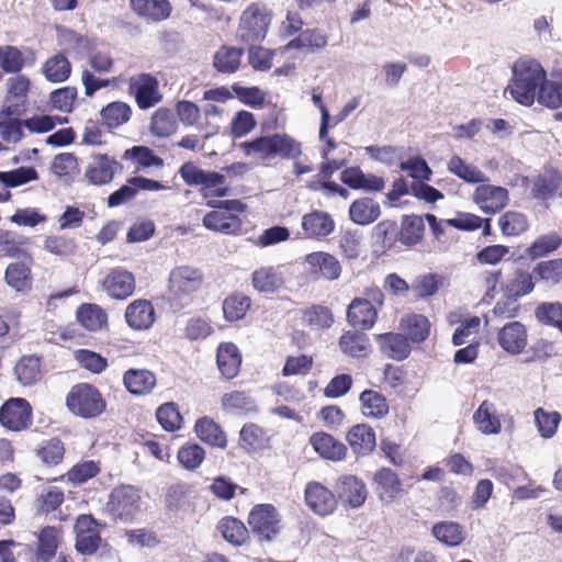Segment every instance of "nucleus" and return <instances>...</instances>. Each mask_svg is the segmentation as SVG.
Masks as SVG:
<instances>
[{"label": "nucleus", "mask_w": 562, "mask_h": 562, "mask_svg": "<svg viewBox=\"0 0 562 562\" xmlns=\"http://www.w3.org/2000/svg\"><path fill=\"white\" fill-rule=\"evenodd\" d=\"M314 450L324 459L340 461L347 453L346 446L326 432H316L310 438Z\"/></svg>", "instance_id": "22"}, {"label": "nucleus", "mask_w": 562, "mask_h": 562, "mask_svg": "<svg viewBox=\"0 0 562 562\" xmlns=\"http://www.w3.org/2000/svg\"><path fill=\"white\" fill-rule=\"evenodd\" d=\"M31 239L15 231L0 229V251L10 258H23L33 262L32 255L24 248Z\"/></svg>", "instance_id": "20"}, {"label": "nucleus", "mask_w": 562, "mask_h": 562, "mask_svg": "<svg viewBox=\"0 0 562 562\" xmlns=\"http://www.w3.org/2000/svg\"><path fill=\"white\" fill-rule=\"evenodd\" d=\"M306 271L315 280L335 281L341 276V265L338 259L326 251H314L304 258Z\"/></svg>", "instance_id": "9"}, {"label": "nucleus", "mask_w": 562, "mask_h": 562, "mask_svg": "<svg viewBox=\"0 0 562 562\" xmlns=\"http://www.w3.org/2000/svg\"><path fill=\"white\" fill-rule=\"evenodd\" d=\"M140 491L132 485L115 487L108 501V513L113 519L130 521L140 510Z\"/></svg>", "instance_id": "5"}, {"label": "nucleus", "mask_w": 562, "mask_h": 562, "mask_svg": "<svg viewBox=\"0 0 562 562\" xmlns=\"http://www.w3.org/2000/svg\"><path fill=\"white\" fill-rule=\"evenodd\" d=\"M362 414L371 418H383L389 413L386 398L373 390H366L360 394Z\"/></svg>", "instance_id": "38"}, {"label": "nucleus", "mask_w": 562, "mask_h": 562, "mask_svg": "<svg viewBox=\"0 0 562 562\" xmlns=\"http://www.w3.org/2000/svg\"><path fill=\"white\" fill-rule=\"evenodd\" d=\"M338 345L340 351L350 358L366 357L371 348L369 337L356 329L345 331L340 336Z\"/></svg>", "instance_id": "27"}, {"label": "nucleus", "mask_w": 562, "mask_h": 562, "mask_svg": "<svg viewBox=\"0 0 562 562\" xmlns=\"http://www.w3.org/2000/svg\"><path fill=\"white\" fill-rule=\"evenodd\" d=\"M562 245V237L557 233H549L538 237L528 248V255L532 258H541L557 250Z\"/></svg>", "instance_id": "58"}, {"label": "nucleus", "mask_w": 562, "mask_h": 562, "mask_svg": "<svg viewBox=\"0 0 562 562\" xmlns=\"http://www.w3.org/2000/svg\"><path fill=\"white\" fill-rule=\"evenodd\" d=\"M125 318L133 329H148L155 321V311L149 301L136 300L126 307Z\"/></svg>", "instance_id": "23"}, {"label": "nucleus", "mask_w": 562, "mask_h": 562, "mask_svg": "<svg viewBox=\"0 0 562 562\" xmlns=\"http://www.w3.org/2000/svg\"><path fill=\"white\" fill-rule=\"evenodd\" d=\"M29 260L15 261L8 265L4 272L5 283L16 292H24L31 289L32 272Z\"/></svg>", "instance_id": "28"}, {"label": "nucleus", "mask_w": 562, "mask_h": 562, "mask_svg": "<svg viewBox=\"0 0 562 562\" xmlns=\"http://www.w3.org/2000/svg\"><path fill=\"white\" fill-rule=\"evenodd\" d=\"M301 227L306 238H323L335 231V222L327 212L316 210L303 215Z\"/></svg>", "instance_id": "16"}, {"label": "nucleus", "mask_w": 562, "mask_h": 562, "mask_svg": "<svg viewBox=\"0 0 562 562\" xmlns=\"http://www.w3.org/2000/svg\"><path fill=\"white\" fill-rule=\"evenodd\" d=\"M474 202L487 214L501 211L508 203V191L503 187L479 186L473 195Z\"/></svg>", "instance_id": "14"}, {"label": "nucleus", "mask_w": 562, "mask_h": 562, "mask_svg": "<svg viewBox=\"0 0 562 562\" xmlns=\"http://www.w3.org/2000/svg\"><path fill=\"white\" fill-rule=\"evenodd\" d=\"M65 454L64 442L59 438H52L45 441L37 450L36 456L46 465L59 464Z\"/></svg>", "instance_id": "56"}, {"label": "nucleus", "mask_w": 562, "mask_h": 562, "mask_svg": "<svg viewBox=\"0 0 562 562\" xmlns=\"http://www.w3.org/2000/svg\"><path fill=\"white\" fill-rule=\"evenodd\" d=\"M218 528L227 541L237 546L244 543L248 536L245 525L233 517L223 518L220 521Z\"/></svg>", "instance_id": "57"}, {"label": "nucleus", "mask_w": 562, "mask_h": 562, "mask_svg": "<svg viewBox=\"0 0 562 562\" xmlns=\"http://www.w3.org/2000/svg\"><path fill=\"white\" fill-rule=\"evenodd\" d=\"M135 278L125 269H113L108 276V295L115 300H126L135 291Z\"/></svg>", "instance_id": "21"}, {"label": "nucleus", "mask_w": 562, "mask_h": 562, "mask_svg": "<svg viewBox=\"0 0 562 562\" xmlns=\"http://www.w3.org/2000/svg\"><path fill=\"white\" fill-rule=\"evenodd\" d=\"M204 281L200 269L191 266H179L171 270L169 276V291L179 301H189L191 295L199 291Z\"/></svg>", "instance_id": "7"}, {"label": "nucleus", "mask_w": 562, "mask_h": 562, "mask_svg": "<svg viewBox=\"0 0 562 562\" xmlns=\"http://www.w3.org/2000/svg\"><path fill=\"white\" fill-rule=\"evenodd\" d=\"M76 319L85 329L95 331L105 324V312L97 304L82 303L76 311Z\"/></svg>", "instance_id": "42"}, {"label": "nucleus", "mask_w": 562, "mask_h": 562, "mask_svg": "<svg viewBox=\"0 0 562 562\" xmlns=\"http://www.w3.org/2000/svg\"><path fill=\"white\" fill-rule=\"evenodd\" d=\"M216 362L218 370L226 379H233L239 372L241 356L233 342H222L217 348Z\"/></svg>", "instance_id": "26"}, {"label": "nucleus", "mask_w": 562, "mask_h": 562, "mask_svg": "<svg viewBox=\"0 0 562 562\" xmlns=\"http://www.w3.org/2000/svg\"><path fill=\"white\" fill-rule=\"evenodd\" d=\"M194 431L203 442L212 447L224 449L227 446L225 432L214 419L207 416L196 420Z\"/></svg>", "instance_id": "29"}, {"label": "nucleus", "mask_w": 562, "mask_h": 562, "mask_svg": "<svg viewBox=\"0 0 562 562\" xmlns=\"http://www.w3.org/2000/svg\"><path fill=\"white\" fill-rule=\"evenodd\" d=\"M157 419L167 431H175L181 427L182 417L173 403H166L158 407Z\"/></svg>", "instance_id": "63"}, {"label": "nucleus", "mask_w": 562, "mask_h": 562, "mask_svg": "<svg viewBox=\"0 0 562 562\" xmlns=\"http://www.w3.org/2000/svg\"><path fill=\"white\" fill-rule=\"evenodd\" d=\"M533 273L547 283L555 284L562 279V258L537 263Z\"/></svg>", "instance_id": "62"}, {"label": "nucleus", "mask_w": 562, "mask_h": 562, "mask_svg": "<svg viewBox=\"0 0 562 562\" xmlns=\"http://www.w3.org/2000/svg\"><path fill=\"white\" fill-rule=\"evenodd\" d=\"M238 147L247 157H252L258 161H265L274 158L271 136H261L251 142H243Z\"/></svg>", "instance_id": "48"}, {"label": "nucleus", "mask_w": 562, "mask_h": 562, "mask_svg": "<svg viewBox=\"0 0 562 562\" xmlns=\"http://www.w3.org/2000/svg\"><path fill=\"white\" fill-rule=\"evenodd\" d=\"M251 300L241 293H234L223 302L224 317L228 322H237L245 317L249 310Z\"/></svg>", "instance_id": "47"}, {"label": "nucleus", "mask_w": 562, "mask_h": 562, "mask_svg": "<svg viewBox=\"0 0 562 562\" xmlns=\"http://www.w3.org/2000/svg\"><path fill=\"white\" fill-rule=\"evenodd\" d=\"M179 463L189 471H193L203 463L205 450L196 443L181 447L177 453Z\"/></svg>", "instance_id": "59"}, {"label": "nucleus", "mask_w": 562, "mask_h": 562, "mask_svg": "<svg viewBox=\"0 0 562 562\" xmlns=\"http://www.w3.org/2000/svg\"><path fill=\"white\" fill-rule=\"evenodd\" d=\"M42 72L47 81L60 83L70 77L71 64L63 53H58L43 64Z\"/></svg>", "instance_id": "34"}, {"label": "nucleus", "mask_w": 562, "mask_h": 562, "mask_svg": "<svg viewBox=\"0 0 562 562\" xmlns=\"http://www.w3.org/2000/svg\"><path fill=\"white\" fill-rule=\"evenodd\" d=\"M384 294L378 288L368 289L366 297H356L348 307L347 317L355 327L371 329L378 318V308L383 305Z\"/></svg>", "instance_id": "3"}, {"label": "nucleus", "mask_w": 562, "mask_h": 562, "mask_svg": "<svg viewBox=\"0 0 562 562\" xmlns=\"http://www.w3.org/2000/svg\"><path fill=\"white\" fill-rule=\"evenodd\" d=\"M130 91L142 110L150 109L162 100L159 82L149 74L133 76L130 80Z\"/></svg>", "instance_id": "10"}, {"label": "nucleus", "mask_w": 562, "mask_h": 562, "mask_svg": "<svg viewBox=\"0 0 562 562\" xmlns=\"http://www.w3.org/2000/svg\"><path fill=\"white\" fill-rule=\"evenodd\" d=\"M77 95L78 91L76 87H61L49 93V103L54 110L69 114L75 109Z\"/></svg>", "instance_id": "53"}, {"label": "nucleus", "mask_w": 562, "mask_h": 562, "mask_svg": "<svg viewBox=\"0 0 562 562\" xmlns=\"http://www.w3.org/2000/svg\"><path fill=\"white\" fill-rule=\"evenodd\" d=\"M305 502L310 509L319 516L330 515L337 506L335 495L318 482L306 485Z\"/></svg>", "instance_id": "13"}, {"label": "nucleus", "mask_w": 562, "mask_h": 562, "mask_svg": "<svg viewBox=\"0 0 562 562\" xmlns=\"http://www.w3.org/2000/svg\"><path fill=\"white\" fill-rule=\"evenodd\" d=\"M38 179V172L33 166H21L19 168L0 171V183L5 188H18Z\"/></svg>", "instance_id": "45"}, {"label": "nucleus", "mask_w": 562, "mask_h": 562, "mask_svg": "<svg viewBox=\"0 0 562 562\" xmlns=\"http://www.w3.org/2000/svg\"><path fill=\"white\" fill-rule=\"evenodd\" d=\"M381 351L389 358L394 360H403L407 358L411 352V347L407 338L402 334L386 333L378 335L376 337Z\"/></svg>", "instance_id": "30"}, {"label": "nucleus", "mask_w": 562, "mask_h": 562, "mask_svg": "<svg viewBox=\"0 0 562 562\" xmlns=\"http://www.w3.org/2000/svg\"><path fill=\"white\" fill-rule=\"evenodd\" d=\"M475 428L483 435H498L502 430L501 415L496 405L490 401H483L473 414Z\"/></svg>", "instance_id": "17"}, {"label": "nucleus", "mask_w": 562, "mask_h": 562, "mask_svg": "<svg viewBox=\"0 0 562 562\" xmlns=\"http://www.w3.org/2000/svg\"><path fill=\"white\" fill-rule=\"evenodd\" d=\"M347 440L357 454H368L375 447V434L364 424L353 426L347 435Z\"/></svg>", "instance_id": "32"}, {"label": "nucleus", "mask_w": 562, "mask_h": 562, "mask_svg": "<svg viewBox=\"0 0 562 562\" xmlns=\"http://www.w3.org/2000/svg\"><path fill=\"white\" fill-rule=\"evenodd\" d=\"M243 56L240 48L223 46L214 55V67L223 74L235 72L239 65Z\"/></svg>", "instance_id": "49"}, {"label": "nucleus", "mask_w": 562, "mask_h": 562, "mask_svg": "<svg viewBox=\"0 0 562 562\" xmlns=\"http://www.w3.org/2000/svg\"><path fill=\"white\" fill-rule=\"evenodd\" d=\"M375 491L384 503H391L403 492L402 482L392 470L383 468L374 475Z\"/></svg>", "instance_id": "24"}, {"label": "nucleus", "mask_w": 562, "mask_h": 562, "mask_svg": "<svg viewBox=\"0 0 562 562\" xmlns=\"http://www.w3.org/2000/svg\"><path fill=\"white\" fill-rule=\"evenodd\" d=\"M58 43L66 49H71L81 56L91 55L94 53L97 47L94 40L88 36H82L69 29L59 30Z\"/></svg>", "instance_id": "33"}, {"label": "nucleus", "mask_w": 562, "mask_h": 562, "mask_svg": "<svg viewBox=\"0 0 562 562\" xmlns=\"http://www.w3.org/2000/svg\"><path fill=\"white\" fill-rule=\"evenodd\" d=\"M425 224L419 215H406L402 220L400 239L404 245L418 244L424 236Z\"/></svg>", "instance_id": "44"}, {"label": "nucleus", "mask_w": 562, "mask_h": 562, "mask_svg": "<svg viewBox=\"0 0 562 562\" xmlns=\"http://www.w3.org/2000/svg\"><path fill=\"white\" fill-rule=\"evenodd\" d=\"M68 411L81 418L98 416L105 406L100 392L88 383L74 385L66 396Z\"/></svg>", "instance_id": "2"}, {"label": "nucleus", "mask_w": 562, "mask_h": 562, "mask_svg": "<svg viewBox=\"0 0 562 562\" xmlns=\"http://www.w3.org/2000/svg\"><path fill=\"white\" fill-rule=\"evenodd\" d=\"M533 414L540 435L543 438H551L561 422V415L558 412H547L541 407L537 408Z\"/></svg>", "instance_id": "61"}, {"label": "nucleus", "mask_w": 562, "mask_h": 562, "mask_svg": "<svg viewBox=\"0 0 562 562\" xmlns=\"http://www.w3.org/2000/svg\"><path fill=\"white\" fill-rule=\"evenodd\" d=\"M497 342L508 355H520L528 345L526 326L518 321L506 323L497 333Z\"/></svg>", "instance_id": "12"}, {"label": "nucleus", "mask_w": 562, "mask_h": 562, "mask_svg": "<svg viewBox=\"0 0 562 562\" xmlns=\"http://www.w3.org/2000/svg\"><path fill=\"white\" fill-rule=\"evenodd\" d=\"M400 327L414 342L424 341L430 331L428 318L420 314H411L402 317Z\"/></svg>", "instance_id": "40"}, {"label": "nucleus", "mask_w": 562, "mask_h": 562, "mask_svg": "<svg viewBox=\"0 0 562 562\" xmlns=\"http://www.w3.org/2000/svg\"><path fill=\"white\" fill-rule=\"evenodd\" d=\"M448 170L469 183H481L487 181V177L476 166L468 164L460 156H452L448 164Z\"/></svg>", "instance_id": "39"}, {"label": "nucleus", "mask_w": 562, "mask_h": 562, "mask_svg": "<svg viewBox=\"0 0 562 562\" xmlns=\"http://www.w3.org/2000/svg\"><path fill=\"white\" fill-rule=\"evenodd\" d=\"M537 101L549 109L562 108V72H553L550 78H546L538 91ZM557 119L562 121V111L557 114Z\"/></svg>", "instance_id": "19"}, {"label": "nucleus", "mask_w": 562, "mask_h": 562, "mask_svg": "<svg viewBox=\"0 0 562 562\" xmlns=\"http://www.w3.org/2000/svg\"><path fill=\"white\" fill-rule=\"evenodd\" d=\"M328 44V37L324 31L319 29H307L302 32L297 37L292 40L289 48H308L311 50L324 49Z\"/></svg>", "instance_id": "46"}, {"label": "nucleus", "mask_w": 562, "mask_h": 562, "mask_svg": "<svg viewBox=\"0 0 562 562\" xmlns=\"http://www.w3.org/2000/svg\"><path fill=\"white\" fill-rule=\"evenodd\" d=\"M131 8L137 15L151 21L165 20L171 12L168 0H131Z\"/></svg>", "instance_id": "31"}, {"label": "nucleus", "mask_w": 562, "mask_h": 562, "mask_svg": "<svg viewBox=\"0 0 562 562\" xmlns=\"http://www.w3.org/2000/svg\"><path fill=\"white\" fill-rule=\"evenodd\" d=\"M272 140L273 154L282 158L295 159L301 154V144L288 134L270 135Z\"/></svg>", "instance_id": "55"}, {"label": "nucleus", "mask_w": 562, "mask_h": 562, "mask_svg": "<svg viewBox=\"0 0 562 562\" xmlns=\"http://www.w3.org/2000/svg\"><path fill=\"white\" fill-rule=\"evenodd\" d=\"M339 495L351 507H360L367 498V488L356 476L348 475L339 480Z\"/></svg>", "instance_id": "35"}, {"label": "nucleus", "mask_w": 562, "mask_h": 562, "mask_svg": "<svg viewBox=\"0 0 562 562\" xmlns=\"http://www.w3.org/2000/svg\"><path fill=\"white\" fill-rule=\"evenodd\" d=\"M58 529L54 526H46L41 529L37 537L36 559L38 562H49L57 552Z\"/></svg>", "instance_id": "41"}, {"label": "nucleus", "mask_w": 562, "mask_h": 562, "mask_svg": "<svg viewBox=\"0 0 562 562\" xmlns=\"http://www.w3.org/2000/svg\"><path fill=\"white\" fill-rule=\"evenodd\" d=\"M222 406L225 411L235 414H248L256 411L254 400L240 391H233L222 396Z\"/></svg>", "instance_id": "51"}, {"label": "nucleus", "mask_w": 562, "mask_h": 562, "mask_svg": "<svg viewBox=\"0 0 562 562\" xmlns=\"http://www.w3.org/2000/svg\"><path fill=\"white\" fill-rule=\"evenodd\" d=\"M202 224L209 231L225 235H237L241 231L243 222L237 214L223 210H213L203 216Z\"/></svg>", "instance_id": "15"}, {"label": "nucleus", "mask_w": 562, "mask_h": 562, "mask_svg": "<svg viewBox=\"0 0 562 562\" xmlns=\"http://www.w3.org/2000/svg\"><path fill=\"white\" fill-rule=\"evenodd\" d=\"M25 66L24 52L18 46L0 45V68L5 74H19Z\"/></svg>", "instance_id": "50"}, {"label": "nucleus", "mask_w": 562, "mask_h": 562, "mask_svg": "<svg viewBox=\"0 0 562 562\" xmlns=\"http://www.w3.org/2000/svg\"><path fill=\"white\" fill-rule=\"evenodd\" d=\"M270 22L266 7L252 3L240 15L237 36L246 44L261 42L266 37Z\"/></svg>", "instance_id": "4"}, {"label": "nucleus", "mask_w": 562, "mask_h": 562, "mask_svg": "<svg viewBox=\"0 0 562 562\" xmlns=\"http://www.w3.org/2000/svg\"><path fill=\"white\" fill-rule=\"evenodd\" d=\"M150 131L158 137H168L177 131V121L171 110L159 108L151 117Z\"/></svg>", "instance_id": "52"}, {"label": "nucleus", "mask_w": 562, "mask_h": 562, "mask_svg": "<svg viewBox=\"0 0 562 562\" xmlns=\"http://www.w3.org/2000/svg\"><path fill=\"white\" fill-rule=\"evenodd\" d=\"M547 72L542 65L530 57L519 58L513 66V78L505 92L522 105H531L538 98Z\"/></svg>", "instance_id": "1"}, {"label": "nucleus", "mask_w": 562, "mask_h": 562, "mask_svg": "<svg viewBox=\"0 0 562 562\" xmlns=\"http://www.w3.org/2000/svg\"><path fill=\"white\" fill-rule=\"evenodd\" d=\"M9 220L18 226L35 227L46 223L48 218L36 207H24L18 209Z\"/></svg>", "instance_id": "64"}, {"label": "nucleus", "mask_w": 562, "mask_h": 562, "mask_svg": "<svg viewBox=\"0 0 562 562\" xmlns=\"http://www.w3.org/2000/svg\"><path fill=\"white\" fill-rule=\"evenodd\" d=\"M179 175L188 186H200L202 191L211 190L213 196L223 198L228 194V189L222 187L226 181V177L222 173L205 171L189 161L180 167Z\"/></svg>", "instance_id": "6"}, {"label": "nucleus", "mask_w": 562, "mask_h": 562, "mask_svg": "<svg viewBox=\"0 0 562 562\" xmlns=\"http://www.w3.org/2000/svg\"><path fill=\"white\" fill-rule=\"evenodd\" d=\"M14 374L20 384L31 386L41 379V357L23 356L14 367Z\"/></svg>", "instance_id": "37"}, {"label": "nucleus", "mask_w": 562, "mask_h": 562, "mask_svg": "<svg viewBox=\"0 0 562 562\" xmlns=\"http://www.w3.org/2000/svg\"><path fill=\"white\" fill-rule=\"evenodd\" d=\"M284 283V278L278 267H260L251 274V284L260 293H274Z\"/></svg>", "instance_id": "25"}, {"label": "nucleus", "mask_w": 562, "mask_h": 562, "mask_svg": "<svg viewBox=\"0 0 562 562\" xmlns=\"http://www.w3.org/2000/svg\"><path fill=\"white\" fill-rule=\"evenodd\" d=\"M279 515L269 504L257 505L249 514L251 530L262 540H271L279 531Z\"/></svg>", "instance_id": "11"}, {"label": "nucleus", "mask_w": 562, "mask_h": 562, "mask_svg": "<svg viewBox=\"0 0 562 562\" xmlns=\"http://www.w3.org/2000/svg\"><path fill=\"white\" fill-rule=\"evenodd\" d=\"M123 384L131 394L145 396L156 387L157 379L147 369H128L123 375Z\"/></svg>", "instance_id": "18"}, {"label": "nucleus", "mask_w": 562, "mask_h": 562, "mask_svg": "<svg viewBox=\"0 0 562 562\" xmlns=\"http://www.w3.org/2000/svg\"><path fill=\"white\" fill-rule=\"evenodd\" d=\"M498 225L502 233L506 236H518L529 227L527 217L522 213L515 211L504 213L498 218Z\"/></svg>", "instance_id": "54"}, {"label": "nucleus", "mask_w": 562, "mask_h": 562, "mask_svg": "<svg viewBox=\"0 0 562 562\" xmlns=\"http://www.w3.org/2000/svg\"><path fill=\"white\" fill-rule=\"evenodd\" d=\"M536 318L549 326L557 327L562 331V304L549 302L540 304L535 312Z\"/></svg>", "instance_id": "60"}, {"label": "nucleus", "mask_w": 562, "mask_h": 562, "mask_svg": "<svg viewBox=\"0 0 562 562\" xmlns=\"http://www.w3.org/2000/svg\"><path fill=\"white\" fill-rule=\"evenodd\" d=\"M434 537L448 547H458L464 540L462 526L456 521H440L432 527Z\"/></svg>", "instance_id": "43"}, {"label": "nucleus", "mask_w": 562, "mask_h": 562, "mask_svg": "<svg viewBox=\"0 0 562 562\" xmlns=\"http://www.w3.org/2000/svg\"><path fill=\"white\" fill-rule=\"evenodd\" d=\"M380 214V204L369 198L356 200L349 207L350 220L359 225L373 223Z\"/></svg>", "instance_id": "36"}, {"label": "nucleus", "mask_w": 562, "mask_h": 562, "mask_svg": "<svg viewBox=\"0 0 562 562\" xmlns=\"http://www.w3.org/2000/svg\"><path fill=\"white\" fill-rule=\"evenodd\" d=\"M32 406L23 397H11L0 406V425L11 431H21L32 425Z\"/></svg>", "instance_id": "8"}]
</instances>
